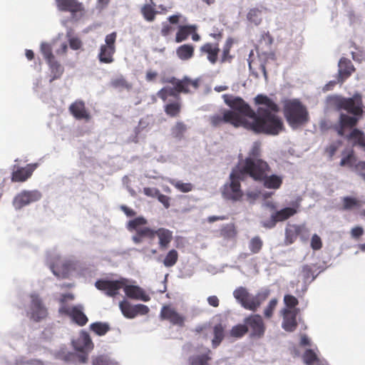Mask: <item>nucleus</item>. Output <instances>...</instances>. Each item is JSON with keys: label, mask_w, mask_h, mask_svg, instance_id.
<instances>
[{"label": "nucleus", "mask_w": 365, "mask_h": 365, "mask_svg": "<svg viewBox=\"0 0 365 365\" xmlns=\"http://www.w3.org/2000/svg\"><path fill=\"white\" fill-rule=\"evenodd\" d=\"M261 181L264 182V186L268 189H279L282 184V178L276 175L267 176V174Z\"/></svg>", "instance_id": "72a5a7b5"}, {"label": "nucleus", "mask_w": 365, "mask_h": 365, "mask_svg": "<svg viewBox=\"0 0 365 365\" xmlns=\"http://www.w3.org/2000/svg\"><path fill=\"white\" fill-rule=\"evenodd\" d=\"M163 83L173 85V87L165 86L157 93L158 97L163 101H168L169 96L180 94L181 93H188L190 92V87L195 90L198 87V82L197 81H192L187 78L179 80L175 77H170L163 79Z\"/></svg>", "instance_id": "20e7f679"}, {"label": "nucleus", "mask_w": 365, "mask_h": 365, "mask_svg": "<svg viewBox=\"0 0 365 365\" xmlns=\"http://www.w3.org/2000/svg\"><path fill=\"white\" fill-rule=\"evenodd\" d=\"M155 235L158 237L160 248L161 250L167 249L173 240V232L168 229L160 227L155 231Z\"/></svg>", "instance_id": "c85d7f7f"}, {"label": "nucleus", "mask_w": 365, "mask_h": 365, "mask_svg": "<svg viewBox=\"0 0 365 365\" xmlns=\"http://www.w3.org/2000/svg\"><path fill=\"white\" fill-rule=\"evenodd\" d=\"M166 114H178L181 111L182 101L180 94L169 96L168 100L164 101Z\"/></svg>", "instance_id": "cd10ccee"}, {"label": "nucleus", "mask_w": 365, "mask_h": 365, "mask_svg": "<svg viewBox=\"0 0 365 365\" xmlns=\"http://www.w3.org/2000/svg\"><path fill=\"white\" fill-rule=\"evenodd\" d=\"M174 30V28L169 24L166 23V22H163L162 24V29H161V31H160V34L163 36H169L170 34H172V32Z\"/></svg>", "instance_id": "338daca9"}, {"label": "nucleus", "mask_w": 365, "mask_h": 365, "mask_svg": "<svg viewBox=\"0 0 365 365\" xmlns=\"http://www.w3.org/2000/svg\"><path fill=\"white\" fill-rule=\"evenodd\" d=\"M37 164H28L25 167L14 166L11 180L14 182H23L31 178Z\"/></svg>", "instance_id": "a211bd4d"}, {"label": "nucleus", "mask_w": 365, "mask_h": 365, "mask_svg": "<svg viewBox=\"0 0 365 365\" xmlns=\"http://www.w3.org/2000/svg\"><path fill=\"white\" fill-rule=\"evenodd\" d=\"M247 332L251 338L260 339L265 333L266 326L259 314H250L244 319Z\"/></svg>", "instance_id": "6e6552de"}, {"label": "nucleus", "mask_w": 365, "mask_h": 365, "mask_svg": "<svg viewBox=\"0 0 365 365\" xmlns=\"http://www.w3.org/2000/svg\"><path fill=\"white\" fill-rule=\"evenodd\" d=\"M210 350L207 349L205 354L191 356L189 359L190 365H207L210 360Z\"/></svg>", "instance_id": "79ce46f5"}, {"label": "nucleus", "mask_w": 365, "mask_h": 365, "mask_svg": "<svg viewBox=\"0 0 365 365\" xmlns=\"http://www.w3.org/2000/svg\"><path fill=\"white\" fill-rule=\"evenodd\" d=\"M195 47L192 44H183L176 49L177 56L182 61H187L194 56Z\"/></svg>", "instance_id": "473e14b6"}, {"label": "nucleus", "mask_w": 365, "mask_h": 365, "mask_svg": "<svg viewBox=\"0 0 365 365\" xmlns=\"http://www.w3.org/2000/svg\"><path fill=\"white\" fill-rule=\"evenodd\" d=\"M178 259V252L174 249L170 250L163 259V264L166 267H171L176 264Z\"/></svg>", "instance_id": "49530a36"}, {"label": "nucleus", "mask_w": 365, "mask_h": 365, "mask_svg": "<svg viewBox=\"0 0 365 365\" xmlns=\"http://www.w3.org/2000/svg\"><path fill=\"white\" fill-rule=\"evenodd\" d=\"M47 63L52 74L51 81L59 78L64 71L63 67L56 59L50 61Z\"/></svg>", "instance_id": "ea45409f"}, {"label": "nucleus", "mask_w": 365, "mask_h": 365, "mask_svg": "<svg viewBox=\"0 0 365 365\" xmlns=\"http://www.w3.org/2000/svg\"><path fill=\"white\" fill-rule=\"evenodd\" d=\"M92 365H118V364L106 355H98L93 356Z\"/></svg>", "instance_id": "3c124183"}, {"label": "nucleus", "mask_w": 365, "mask_h": 365, "mask_svg": "<svg viewBox=\"0 0 365 365\" xmlns=\"http://www.w3.org/2000/svg\"><path fill=\"white\" fill-rule=\"evenodd\" d=\"M220 49L218 43L207 42L202 45L200 48L201 56H205L207 60L212 65L219 61V53Z\"/></svg>", "instance_id": "6ab92c4d"}, {"label": "nucleus", "mask_w": 365, "mask_h": 365, "mask_svg": "<svg viewBox=\"0 0 365 365\" xmlns=\"http://www.w3.org/2000/svg\"><path fill=\"white\" fill-rule=\"evenodd\" d=\"M260 155V145L258 143H255L252 145L247 158H251L252 159H261Z\"/></svg>", "instance_id": "e2e57ef3"}, {"label": "nucleus", "mask_w": 365, "mask_h": 365, "mask_svg": "<svg viewBox=\"0 0 365 365\" xmlns=\"http://www.w3.org/2000/svg\"><path fill=\"white\" fill-rule=\"evenodd\" d=\"M117 34L112 32L105 38V44H102L98 55L99 61L102 63H111L114 61L113 55L115 53V41Z\"/></svg>", "instance_id": "0eeeda50"}, {"label": "nucleus", "mask_w": 365, "mask_h": 365, "mask_svg": "<svg viewBox=\"0 0 365 365\" xmlns=\"http://www.w3.org/2000/svg\"><path fill=\"white\" fill-rule=\"evenodd\" d=\"M298 309H284L282 311L283 316V321L282 327L289 332L294 331L297 327V316L298 314Z\"/></svg>", "instance_id": "4be33fe9"}, {"label": "nucleus", "mask_w": 365, "mask_h": 365, "mask_svg": "<svg viewBox=\"0 0 365 365\" xmlns=\"http://www.w3.org/2000/svg\"><path fill=\"white\" fill-rule=\"evenodd\" d=\"M41 193L38 190H23L16 195L13 200V205L16 210H20L31 202L39 200Z\"/></svg>", "instance_id": "dca6fc26"}, {"label": "nucleus", "mask_w": 365, "mask_h": 365, "mask_svg": "<svg viewBox=\"0 0 365 365\" xmlns=\"http://www.w3.org/2000/svg\"><path fill=\"white\" fill-rule=\"evenodd\" d=\"M147 224V220L143 217H138L128 222V229L129 230H138V227L145 225Z\"/></svg>", "instance_id": "13d9d810"}, {"label": "nucleus", "mask_w": 365, "mask_h": 365, "mask_svg": "<svg viewBox=\"0 0 365 365\" xmlns=\"http://www.w3.org/2000/svg\"><path fill=\"white\" fill-rule=\"evenodd\" d=\"M155 231L149 227H143L137 230V232L139 233L142 237H146L149 239H153L155 237Z\"/></svg>", "instance_id": "0e129e2a"}, {"label": "nucleus", "mask_w": 365, "mask_h": 365, "mask_svg": "<svg viewBox=\"0 0 365 365\" xmlns=\"http://www.w3.org/2000/svg\"><path fill=\"white\" fill-rule=\"evenodd\" d=\"M119 307L123 316L128 319H133L138 315H145L150 311L148 307L145 304L132 305L125 299L119 303Z\"/></svg>", "instance_id": "2eb2a0df"}, {"label": "nucleus", "mask_w": 365, "mask_h": 365, "mask_svg": "<svg viewBox=\"0 0 365 365\" xmlns=\"http://www.w3.org/2000/svg\"><path fill=\"white\" fill-rule=\"evenodd\" d=\"M348 139H354L356 140V143L359 145L360 140L364 139V133L359 129L354 128L351 130L350 134L347 136Z\"/></svg>", "instance_id": "680f3d73"}, {"label": "nucleus", "mask_w": 365, "mask_h": 365, "mask_svg": "<svg viewBox=\"0 0 365 365\" xmlns=\"http://www.w3.org/2000/svg\"><path fill=\"white\" fill-rule=\"evenodd\" d=\"M59 312L71 317L73 321L79 326H84L88 322V318L81 307H73L70 308L63 305L60 307Z\"/></svg>", "instance_id": "aec40b11"}, {"label": "nucleus", "mask_w": 365, "mask_h": 365, "mask_svg": "<svg viewBox=\"0 0 365 365\" xmlns=\"http://www.w3.org/2000/svg\"><path fill=\"white\" fill-rule=\"evenodd\" d=\"M356 157L352 148L345 149L341 152V159L339 163L341 167L353 168L356 163Z\"/></svg>", "instance_id": "7c9ffc66"}, {"label": "nucleus", "mask_w": 365, "mask_h": 365, "mask_svg": "<svg viewBox=\"0 0 365 365\" xmlns=\"http://www.w3.org/2000/svg\"><path fill=\"white\" fill-rule=\"evenodd\" d=\"M269 289H265L258 292L255 296H252L246 288L240 287L233 292V296L242 307L255 312L269 297Z\"/></svg>", "instance_id": "39448f33"}, {"label": "nucleus", "mask_w": 365, "mask_h": 365, "mask_svg": "<svg viewBox=\"0 0 365 365\" xmlns=\"http://www.w3.org/2000/svg\"><path fill=\"white\" fill-rule=\"evenodd\" d=\"M69 110L71 114H87L85 103L81 100H77L73 103L69 107Z\"/></svg>", "instance_id": "8fccbe9b"}, {"label": "nucleus", "mask_w": 365, "mask_h": 365, "mask_svg": "<svg viewBox=\"0 0 365 365\" xmlns=\"http://www.w3.org/2000/svg\"><path fill=\"white\" fill-rule=\"evenodd\" d=\"M284 303L286 306L285 309H292L298 305V299L293 295L285 294L284 297Z\"/></svg>", "instance_id": "052dcab7"}, {"label": "nucleus", "mask_w": 365, "mask_h": 365, "mask_svg": "<svg viewBox=\"0 0 365 365\" xmlns=\"http://www.w3.org/2000/svg\"><path fill=\"white\" fill-rule=\"evenodd\" d=\"M247 333H248L247 329L245 323L243 324H240L234 326L230 331V336L235 338H241Z\"/></svg>", "instance_id": "603ef678"}, {"label": "nucleus", "mask_w": 365, "mask_h": 365, "mask_svg": "<svg viewBox=\"0 0 365 365\" xmlns=\"http://www.w3.org/2000/svg\"><path fill=\"white\" fill-rule=\"evenodd\" d=\"M278 300L276 298L272 299L264 310V316L267 319L272 317L274 311L277 305Z\"/></svg>", "instance_id": "4d7b16f0"}, {"label": "nucleus", "mask_w": 365, "mask_h": 365, "mask_svg": "<svg viewBox=\"0 0 365 365\" xmlns=\"http://www.w3.org/2000/svg\"><path fill=\"white\" fill-rule=\"evenodd\" d=\"M302 359L306 365H313L318 361V357L312 349H307L302 356Z\"/></svg>", "instance_id": "5fc2aeb1"}, {"label": "nucleus", "mask_w": 365, "mask_h": 365, "mask_svg": "<svg viewBox=\"0 0 365 365\" xmlns=\"http://www.w3.org/2000/svg\"><path fill=\"white\" fill-rule=\"evenodd\" d=\"M338 67L337 82L339 83H343L355 71V68L351 61L345 57L340 58Z\"/></svg>", "instance_id": "412c9836"}, {"label": "nucleus", "mask_w": 365, "mask_h": 365, "mask_svg": "<svg viewBox=\"0 0 365 365\" xmlns=\"http://www.w3.org/2000/svg\"><path fill=\"white\" fill-rule=\"evenodd\" d=\"M284 114H307L306 107L299 99L284 101Z\"/></svg>", "instance_id": "a878e982"}, {"label": "nucleus", "mask_w": 365, "mask_h": 365, "mask_svg": "<svg viewBox=\"0 0 365 365\" xmlns=\"http://www.w3.org/2000/svg\"><path fill=\"white\" fill-rule=\"evenodd\" d=\"M31 304L29 306V310L27 315L29 318L36 322H38L48 316V310L45 305L43 304L42 299L40 298L38 294H32L30 296Z\"/></svg>", "instance_id": "1a4fd4ad"}, {"label": "nucleus", "mask_w": 365, "mask_h": 365, "mask_svg": "<svg viewBox=\"0 0 365 365\" xmlns=\"http://www.w3.org/2000/svg\"><path fill=\"white\" fill-rule=\"evenodd\" d=\"M222 98L224 103L232 110L238 112V114H256L250 106L240 96L223 94Z\"/></svg>", "instance_id": "9b49d317"}, {"label": "nucleus", "mask_w": 365, "mask_h": 365, "mask_svg": "<svg viewBox=\"0 0 365 365\" xmlns=\"http://www.w3.org/2000/svg\"><path fill=\"white\" fill-rule=\"evenodd\" d=\"M358 120L355 115H340L339 123L334 126V129L339 135L343 136L346 130L351 129L356 125Z\"/></svg>", "instance_id": "bb28decb"}, {"label": "nucleus", "mask_w": 365, "mask_h": 365, "mask_svg": "<svg viewBox=\"0 0 365 365\" xmlns=\"http://www.w3.org/2000/svg\"><path fill=\"white\" fill-rule=\"evenodd\" d=\"M297 212V207H285L273 213L277 222L284 221Z\"/></svg>", "instance_id": "e433bc0d"}, {"label": "nucleus", "mask_w": 365, "mask_h": 365, "mask_svg": "<svg viewBox=\"0 0 365 365\" xmlns=\"http://www.w3.org/2000/svg\"><path fill=\"white\" fill-rule=\"evenodd\" d=\"M41 52L42 53L44 58L46 59V63L55 59V57L53 54V49L50 43L43 42L41 44Z\"/></svg>", "instance_id": "864d4df0"}, {"label": "nucleus", "mask_w": 365, "mask_h": 365, "mask_svg": "<svg viewBox=\"0 0 365 365\" xmlns=\"http://www.w3.org/2000/svg\"><path fill=\"white\" fill-rule=\"evenodd\" d=\"M234 45V39L232 37H228L222 49V53L219 58V62L221 64L225 63H231L234 58V55L231 53V49Z\"/></svg>", "instance_id": "c756f323"}, {"label": "nucleus", "mask_w": 365, "mask_h": 365, "mask_svg": "<svg viewBox=\"0 0 365 365\" xmlns=\"http://www.w3.org/2000/svg\"><path fill=\"white\" fill-rule=\"evenodd\" d=\"M177 190L182 192H188L192 190L193 185L190 182H183L180 180H172L170 181Z\"/></svg>", "instance_id": "09e8293b"}, {"label": "nucleus", "mask_w": 365, "mask_h": 365, "mask_svg": "<svg viewBox=\"0 0 365 365\" xmlns=\"http://www.w3.org/2000/svg\"><path fill=\"white\" fill-rule=\"evenodd\" d=\"M123 287L125 294L129 299L141 300L143 302H148L150 300V297L145 292V291L139 286L127 284Z\"/></svg>", "instance_id": "5701e85b"}, {"label": "nucleus", "mask_w": 365, "mask_h": 365, "mask_svg": "<svg viewBox=\"0 0 365 365\" xmlns=\"http://www.w3.org/2000/svg\"><path fill=\"white\" fill-rule=\"evenodd\" d=\"M110 86L115 88H129L130 86L123 76H119L111 80Z\"/></svg>", "instance_id": "bf43d9fd"}, {"label": "nucleus", "mask_w": 365, "mask_h": 365, "mask_svg": "<svg viewBox=\"0 0 365 365\" xmlns=\"http://www.w3.org/2000/svg\"><path fill=\"white\" fill-rule=\"evenodd\" d=\"M237 174L233 168L230 175V182L225 185L222 190L224 197L232 201H239L243 196L240 181L244 180L245 178Z\"/></svg>", "instance_id": "423d86ee"}, {"label": "nucleus", "mask_w": 365, "mask_h": 365, "mask_svg": "<svg viewBox=\"0 0 365 365\" xmlns=\"http://www.w3.org/2000/svg\"><path fill=\"white\" fill-rule=\"evenodd\" d=\"M309 232L305 225H297L288 223L285 227L284 245H290L293 244L300 237L302 240H305Z\"/></svg>", "instance_id": "4468645a"}, {"label": "nucleus", "mask_w": 365, "mask_h": 365, "mask_svg": "<svg viewBox=\"0 0 365 365\" xmlns=\"http://www.w3.org/2000/svg\"><path fill=\"white\" fill-rule=\"evenodd\" d=\"M193 26H180L175 36V41L180 43L187 38L189 35L195 31Z\"/></svg>", "instance_id": "58836bf2"}, {"label": "nucleus", "mask_w": 365, "mask_h": 365, "mask_svg": "<svg viewBox=\"0 0 365 365\" xmlns=\"http://www.w3.org/2000/svg\"><path fill=\"white\" fill-rule=\"evenodd\" d=\"M341 145L342 142L341 140L333 142L325 148L324 152L330 159H332Z\"/></svg>", "instance_id": "6e6d98bb"}, {"label": "nucleus", "mask_w": 365, "mask_h": 365, "mask_svg": "<svg viewBox=\"0 0 365 365\" xmlns=\"http://www.w3.org/2000/svg\"><path fill=\"white\" fill-rule=\"evenodd\" d=\"M263 241L259 236L252 237L248 244V247L250 250L251 254H258L262 249Z\"/></svg>", "instance_id": "c03bdc74"}, {"label": "nucleus", "mask_w": 365, "mask_h": 365, "mask_svg": "<svg viewBox=\"0 0 365 365\" xmlns=\"http://www.w3.org/2000/svg\"><path fill=\"white\" fill-rule=\"evenodd\" d=\"M237 175H240L245 179L247 175L250 176L255 180L261 181L269 172L270 168L268 163L262 159H252L246 158L239 166L234 168Z\"/></svg>", "instance_id": "7ed1b4c3"}, {"label": "nucleus", "mask_w": 365, "mask_h": 365, "mask_svg": "<svg viewBox=\"0 0 365 365\" xmlns=\"http://www.w3.org/2000/svg\"><path fill=\"white\" fill-rule=\"evenodd\" d=\"M211 122L214 126L230 123L236 128L243 127L255 133L270 135H277L284 129L277 115H217L212 118Z\"/></svg>", "instance_id": "f257e3e1"}, {"label": "nucleus", "mask_w": 365, "mask_h": 365, "mask_svg": "<svg viewBox=\"0 0 365 365\" xmlns=\"http://www.w3.org/2000/svg\"><path fill=\"white\" fill-rule=\"evenodd\" d=\"M128 282L125 278H120L117 280L99 279L96 282V287L103 291L108 297H115L118 294V291Z\"/></svg>", "instance_id": "f8f14e48"}, {"label": "nucleus", "mask_w": 365, "mask_h": 365, "mask_svg": "<svg viewBox=\"0 0 365 365\" xmlns=\"http://www.w3.org/2000/svg\"><path fill=\"white\" fill-rule=\"evenodd\" d=\"M225 325L221 323L216 324L212 328L213 339H212V347L216 349L220 346L225 338Z\"/></svg>", "instance_id": "2f4dec72"}, {"label": "nucleus", "mask_w": 365, "mask_h": 365, "mask_svg": "<svg viewBox=\"0 0 365 365\" xmlns=\"http://www.w3.org/2000/svg\"><path fill=\"white\" fill-rule=\"evenodd\" d=\"M69 46L73 50H78L82 46V41L77 37H73L69 39Z\"/></svg>", "instance_id": "774afa93"}, {"label": "nucleus", "mask_w": 365, "mask_h": 365, "mask_svg": "<svg viewBox=\"0 0 365 365\" xmlns=\"http://www.w3.org/2000/svg\"><path fill=\"white\" fill-rule=\"evenodd\" d=\"M50 268L53 273L58 278H68L71 271L73 268V264L71 261H60L57 260L56 263L50 265Z\"/></svg>", "instance_id": "b1692460"}, {"label": "nucleus", "mask_w": 365, "mask_h": 365, "mask_svg": "<svg viewBox=\"0 0 365 365\" xmlns=\"http://www.w3.org/2000/svg\"><path fill=\"white\" fill-rule=\"evenodd\" d=\"M327 108L336 111H346L347 114H363L362 95L355 93L351 97L340 95H330L326 98Z\"/></svg>", "instance_id": "f03ea898"}, {"label": "nucleus", "mask_w": 365, "mask_h": 365, "mask_svg": "<svg viewBox=\"0 0 365 365\" xmlns=\"http://www.w3.org/2000/svg\"><path fill=\"white\" fill-rule=\"evenodd\" d=\"M308 116L309 115H286L287 123L293 129H297L305 125L309 120Z\"/></svg>", "instance_id": "4c0bfd02"}, {"label": "nucleus", "mask_w": 365, "mask_h": 365, "mask_svg": "<svg viewBox=\"0 0 365 365\" xmlns=\"http://www.w3.org/2000/svg\"><path fill=\"white\" fill-rule=\"evenodd\" d=\"M311 247L314 250H319L322 247V242L319 235H313L311 239Z\"/></svg>", "instance_id": "69168bd1"}, {"label": "nucleus", "mask_w": 365, "mask_h": 365, "mask_svg": "<svg viewBox=\"0 0 365 365\" xmlns=\"http://www.w3.org/2000/svg\"><path fill=\"white\" fill-rule=\"evenodd\" d=\"M237 235V230L233 223L224 225L220 230V235L225 238H233Z\"/></svg>", "instance_id": "de8ad7c7"}, {"label": "nucleus", "mask_w": 365, "mask_h": 365, "mask_svg": "<svg viewBox=\"0 0 365 365\" xmlns=\"http://www.w3.org/2000/svg\"><path fill=\"white\" fill-rule=\"evenodd\" d=\"M58 9L63 12H70L73 18L82 17L85 14V7L78 0H55Z\"/></svg>", "instance_id": "ddd939ff"}, {"label": "nucleus", "mask_w": 365, "mask_h": 365, "mask_svg": "<svg viewBox=\"0 0 365 365\" xmlns=\"http://www.w3.org/2000/svg\"><path fill=\"white\" fill-rule=\"evenodd\" d=\"M155 3H149L144 4L140 9V13L143 18L149 22H152L155 20L156 14L158 13L155 10Z\"/></svg>", "instance_id": "f704fd0d"}, {"label": "nucleus", "mask_w": 365, "mask_h": 365, "mask_svg": "<svg viewBox=\"0 0 365 365\" xmlns=\"http://www.w3.org/2000/svg\"><path fill=\"white\" fill-rule=\"evenodd\" d=\"M342 210H350L354 208H359L361 206V200L353 197H344L342 198Z\"/></svg>", "instance_id": "a19ab883"}, {"label": "nucleus", "mask_w": 365, "mask_h": 365, "mask_svg": "<svg viewBox=\"0 0 365 365\" xmlns=\"http://www.w3.org/2000/svg\"><path fill=\"white\" fill-rule=\"evenodd\" d=\"M262 11L259 8H252L247 14V21L255 26H259L262 21Z\"/></svg>", "instance_id": "c9c22d12"}, {"label": "nucleus", "mask_w": 365, "mask_h": 365, "mask_svg": "<svg viewBox=\"0 0 365 365\" xmlns=\"http://www.w3.org/2000/svg\"><path fill=\"white\" fill-rule=\"evenodd\" d=\"M90 329L97 335L103 336L110 330V327L107 323L95 322L90 325Z\"/></svg>", "instance_id": "a18cd8bd"}, {"label": "nucleus", "mask_w": 365, "mask_h": 365, "mask_svg": "<svg viewBox=\"0 0 365 365\" xmlns=\"http://www.w3.org/2000/svg\"><path fill=\"white\" fill-rule=\"evenodd\" d=\"M73 348L80 352H86L93 348V344L89 334L85 331H81L78 337L72 341Z\"/></svg>", "instance_id": "393cba45"}, {"label": "nucleus", "mask_w": 365, "mask_h": 365, "mask_svg": "<svg viewBox=\"0 0 365 365\" xmlns=\"http://www.w3.org/2000/svg\"><path fill=\"white\" fill-rule=\"evenodd\" d=\"M160 318L167 320L173 325L183 327L185 318L170 305H165L160 310Z\"/></svg>", "instance_id": "f3484780"}, {"label": "nucleus", "mask_w": 365, "mask_h": 365, "mask_svg": "<svg viewBox=\"0 0 365 365\" xmlns=\"http://www.w3.org/2000/svg\"><path fill=\"white\" fill-rule=\"evenodd\" d=\"M301 276L304 282L307 283L312 282L316 278L314 266L309 264L302 266Z\"/></svg>", "instance_id": "37998d69"}, {"label": "nucleus", "mask_w": 365, "mask_h": 365, "mask_svg": "<svg viewBox=\"0 0 365 365\" xmlns=\"http://www.w3.org/2000/svg\"><path fill=\"white\" fill-rule=\"evenodd\" d=\"M253 101L257 107L256 114H272L279 111L277 103L264 94L257 95Z\"/></svg>", "instance_id": "9d476101"}]
</instances>
